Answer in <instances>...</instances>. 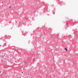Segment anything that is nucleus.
<instances>
[{"label": "nucleus", "mask_w": 78, "mask_h": 78, "mask_svg": "<svg viewBox=\"0 0 78 78\" xmlns=\"http://www.w3.org/2000/svg\"><path fill=\"white\" fill-rule=\"evenodd\" d=\"M9 8H11V6H9Z\"/></svg>", "instance_id": "f03ea898"}, {"label": "nucleus", "mask_w": 78, "mask_h": 78, "mask_svg": "<svg viewBox=\"0 0 78 78\" xmlns=\"http://www.w3.org/2000/svg\"><path fill=\"white\" fill-rule=\"evenodd\" d=\"M2 3H3V2H2Z\"/></svg>", "instance_id": "20e7f679"}, {"label": "nucleus", "mask_w": 78, "mask_h": 78, "mask_svg": "<svg viewBox=\"0 0 78 78\" xmlns=\"http://www.w3.org/2000/svg\"><path fill=\"white\" fill-rule=\"evenodd\" d=\"M65 50H66V51H67V48H65Z\"/></svg>", "instance_id": "f257e3e1"}, {"label": "nucleus", "mask_w": 78, "mask_h": 78, "mask_svg": "<svg viewBox=\"0 0 78 78\" xmlns=\"http://www.w3.org/2000/svg\"><path fill=\"white\" fill-rule=\"evenodd\" d=\"M22 73H23V72H22Z\"/></svg>", "instance_id": "7ed1b4c3"}]
</instances>
